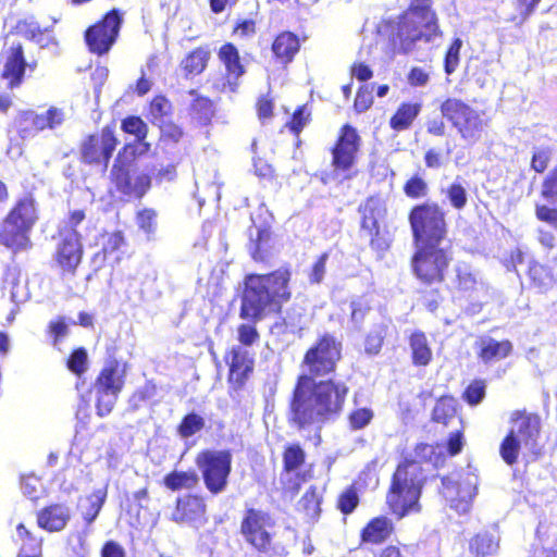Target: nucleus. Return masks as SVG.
Instances as JSON below:
<instances>
[{"label": "nucleus", "instance_id": "dca6fc26", "mask_svg": "<svg viewBox=\"0 0 557 557\" xmlns=\"http://www.w3.org/2000/svg\"><path fill=\"white\" fill-rule=\"evenodd\" d=\"M219 59L224 64L226 76L215 84L216 88L223 92H235L238 86V79L244 74V66L237 49L232 44H226L219 51Z\"/></svg>", "mask_w": 557, "mask_h": 557}, {"label": "nucleus", "instance_id": "4be33fe9", "mask_svg": "<svg viewBox=\"0 0 557 557\" xmlns=\"http://www.w3.org/2000/svg\"><path fill=\"white\" fill-rule=\"evenodd\" d=\"M124 371L116 361L109 362L100 372L95 384L96 391L120 393L124 385Z\"/></svg>", "mask_w": 557, "mask_h": 557}, {"label": "nucleus", "instance_id": "39448f33", "mask_svg": "<svg viewBox=\"0 0 557 557\" xmlns=\"http://www.w3.org/2000/svg\"><path fill=\"white\" fill-rule=\"evenodd\" d=\"M133 157L134 149L129 146L125 147L113 164L111 177L121 193L139 198L150 187L151 178L149 171L139 168Z\"/></svg>", "mask_w": 557, "mask_h": 557}, {"label": "nucleus", "instance_id": "7ed1b4c3", "mask_svg": "<svg viewBox=\"0 0 557 557\" xmlns=\"http://www.w3.org/2000/svg\"><path fill=\"white\" fill-rule=\"evenodd\" d=\"M437 36L440 28L436 14L432 10V0H411L398 22L396 38L399 49L408 53L420 41L430 42Z\"/></svg>", "mask_w": 557, "mask_h": 557}, {"label": "nucleus", "instance_id": "473e14b6", "mask_svg": "<svg viewBox=\"0 0 557 557\" xmlns=\"http://www.w3.org/2000/svg\"><path fill=\"white\" fill-rule=\"evenodd\" d=\"M16 531L23 542L18 557H41V540L33 536L24 524H18Z\"/></svg>", "mask_w": 557, "mask_h": 557}, {"label": "nucleus", "instance_id": "c756f323", "mask_svg": "<svg viewBox=\"0 0 557 557\" xmlns=\"http://www.w3.org/2000/svg\"><path fill=\"white\" fill-rule=\"evenodd\" d=\"M108 494L107 485L94 491L82 500L81 508L87 523H91L100 512Z\"/></svg>", "mask_w": 557, "mask_h": 557}, {"label": "nucleus", "instance_id": "09e8293b", "mask_svg": "<svg viewBox=\"0 0 557 557\" xmlns=\"http://www.w3.org/2000/svg\"><path fill=\"white\" fill-rule=\"evenodd\" d=\"M67 367L72 372L76 374L83 373L87 367L86 350L83 348L76 349L67 360Z\"/></svg>", "mask_w": 557, "mask_h": 557}, {"label": "nucleus", "instance_id": "49530a36", "mask_svg": "<svg viewBox=\"0 0 557 557\" xmlns=\"http://www.w3.org/2000/svg\"><path fill=\"white\" fill-rule=\"evenodd\" d=\"M373 419V411L369 408H359L349 414V423L354 430L367 426Z\"/></svg>", "mask_w": 557, "mask_h": 557}, {"label": "nucleus", "instance_id": "b1692460", "mask_svg": "<svg viewBox=\"0 0 557 557\" xmlns=\"http://www.w3.org/2000/svg\"><path fill=\"white\" fill-rule=\"evenodd\" d=\"M228 363L231 380H235L236 382H243L253 368L252 358H250L247 350L242 347L232 348Z\"/></svg>", "mask_w": 557, "mask_h": 557}, {"label": "nucleus", "instance_id": "680f3d73", "mask_svg": "<svg viewBox=\"0 0 557 557\" xmlns=\"http://www.w3.org/2000/svg\"><path fill=\"white\" fill-rule=\"evenodd\" d=\"M170 110L169 101L163 97H156L150 104V113L154 121L161 120Z\"/></svg>", "mask_w": 557, "mask_h": 557}, {"label": "nucleus", "instance_id": "4c0bfd02", "mask_svg": "<svg viewBox=\"0 0 557 557\" xmlns=\"http://www.w3.org/2000/svg\"><path fill=\"white\" fill-rule=\"evenodd\" d=\"M521 448H524V446L517 440V437H513L508 433L500 444L499 453L503 460L507 465L511 466L517 462Z\"/></svg>", "mask_w": 557, "mask_h": 557}, {"label": "nucleus", "instance_id": "13d9d810", "mask_svg": "<svg viewBox=\"0 0 557 557\" xmlns=\"http://www.w3.org/2000/svg\"><path fill=\"white\" fill-rule=\"evenodd\" d=\"M123 244H124V238L120 232L107 234L104 236V243H103L104 256L114 253L115 251H117L121 248V246Z\"/></svg>", "mask_w": 557, "mask_h": 557}, {"label": "nucleus", "instance_id": "052dcab7", "mask_svg": "<svg viewBox=\"0 0 557 557\" xmlns=\"http://www.w3.org/2000/svg\"><path fill=\"white\" fill-rule=\"evenodd\" d=\"M310 113L306 107L299 108L293 115L288 126L295 134L299 133L309 121Z\"/></svg>", "mask_w": 557, "mask_h": 557}, {"label": "nucleus", "instance_id": "69168bd1", "mask_svg": "<svg viewBox=\"0 0 557 557\" xmlns=\"http://www.w3.org/2000/svg\"><path fill=\"white\" fill-rule=\"evenodd\" d=\"M550 153L548 150L540 149L534 152L531 165L536 172L542 173L547 168Z\"/></svg>", "mask_w": 557, "mask_h": 557}, {"label": "nucleus", "instance_id": "aec40b11", "mask_svg": "<svg viewBox=\"0 0 557 557\" xmlns=\"http://www.w3.org/2000/svg\"><path fill=\"white\" fill-rule=\"evenodd\" d=\"M4 66L2 76L8 81V86L13 88L21 83L25 71V60L23 57L22 46L20 44L12 45L4 53Z\"/></svg>", "mask_w": 557, "mask_h": 557}, {"label": "nucleus", "instance_id": "bb28decb", "mask_svg": "<svg viewBox=\"0 0 557 557\" xmlns=\"http://www.w3.org/2000/svg\"><path fill=\"white\" fill-rule=\"evenodd\" d=\"M299 49V40L293 33L284 32L280 34L273 45L272 50L282 62H289Z\"/></svg>", "mask_w": 557, "mask_h": 557}, {"label": "nucleus", "instance_id": "1a4fd4ad", "mask_svg": "<svg viewBox=\"0 0 557 557\" xmlns=\"http://www.w3.org/2000/svg\"><path fill=\"white\" fill-rule=\"evenodd\" d=\"M416 247L417 251L412 257L416 276L428 284L441 282L449 263L447 252L438 244H420Z\"/></svg>", "mask_w": 557, "mask_h": 557}, {"label": "nucleus", "instance_id": "f704fd0d", "mask_svg": "<svg viewBox=\"0 0 557 557\" xmlns=\"http://www.w3.org/2000/svg\"><path fill=\"white\" fill-rule=\"evenodd\" d=\"M38 117H33L37 128L44 131L46 128L54 129L61 126L65 121V113L62 109L50 107L42 113H37Z\"/></svg>", "mask_w": 557, "mask_h": 557}, {"label": "nucleus", "instance_id": "3c124183", "mask_svg": "<svg viewBox=\"0 0 557 557\" xmlns=\"http://www.w3.org/2000/svg\"><path fill=\"white\" fill-rule=\"evenodd\" d=\"M359 498L357 493L352 488H348L342 493L338 498V508L344 513H350L357 507Z\"/></svg>", "mask_w": 557, "mask_h": 557}, {"label": "nucleus", "instance_id": "6e6552de", "mask_svg": "<svg viewBox=\"0 0 557 557\" xmlns=\"http://www.w3.org/2000/svg\"><path fill=\"white\" fill-rule=\"evenodd\" d=\"M232 459L228 450L207 449L197 455L195 463L210 493L220 494L225 491L232 470Z\"/></svg>", "mask_w": 557, "mask_h": 557}, {"label": "nucleus", "instance_id": "cd10ccee", "mask_svg": "<svg viewBox=\"0 0 557 557\" xmlns=\"http://www.w3.org/2000/svg\"><path fill=\"white\" fill-rule=\"evenodd\" d=\"M412 362L416 366H428L432 360V349L422 332H414L409 338Z\"/></svg>", "mask_w": 557, "mask_h": 557}, {"label": "nucleus", "instance_id": "79ce46f5", "mask_svg": "<svg viewBox=\"0 0 557 557\" xmlns=\"http://www.w3.org/2000/svg\"><path fill=\"white\" fill-rule=\"evenodd\" d=\"M96 394H97V413L100 417L108 416L112 411V409L116 403L119 393L108 392V391H104V392L96 391Z\"/></svg>", "mask_w": 557, "mask_h": 557}, {"label": "nucleus", "instance_id": "a19ab883", "mask_svg": "<svg viewBox=\"0 0 557 557\" xmlns=\"http://www.w3.org/2000/svg\"><path fill=\"white\" fill-rule=\"evenodd\" d=\"M205 426V419L197 413L187 414L178 426V434L184 437H190L201 431Z\"/></svg>", "mask_w": 557, "mask_h": 557}, {"label": "nucleus", "instance_id": "de8ad7c7", "mask_svg": "<svg viewBox=\"0 0 557 557\" xmlns=\"http://www.w3.org/2000/svg\"><path fill=\"white\" fill-rule=\"evenodd\" d=\"M462 46L461 39L457 38L450 45L445 58V72L451 74L459 64V54Z\"/></svg>", "mask_w": 557, "mask_h": 557}, {"label": "nucleus", "instance_id": "2f4dec72", "mask_svg": "<svg viewBox=\"0 0 557 557\" xmlns=\"http://www.w3.org/2000/svg\"><path fill=\"white\" fill-rule=\"evenodd\" d=\"M498 548V537L491 532L476 534L470 542V549L478 556L494 554Z\"/></svg>", "mask_w": 557, "mask_h": 557}, {"label": "nucleus", "instance_id": "8fccbe9b", "mask_svg": "<svg viewBox=\"0 0 557 557\" xmlns=\"http://www.w3.org/2000/svg\"><path fill=\"white\" fill-rule=\"evenodd\" d=\"M405 194L411 198H419L426 195V183L420 177L410 178L404 187Z\"/></svg>", "mask_w": 557, "mask_h": 557}, {"label": "nucleus", "instance_id": "338daca9", "mask_svg": "<svg viewBox=\"0 0 557 557\" xmlns=\"http://www.w3.org/2000/svg\"><path fill=\"white\" fill-rule=\"evenodd\" d=\"M535 213L539 220L557 227V209L537 206Z\"/></svg>", "mask_w": 557, "mask_h": 557}, {"label": "nucleus", "instance_id": "4468645a", "mask_svg": "<svg viewBox=\"0 0 557 557\" xmlns=\"http://www.w3.org/2000/svg\"><path fill=\"white\" fill-rule=\"evenodd\" d=\"M117 145V139L111 128L106 127L101 134L89 136L83 144V159L88 163L107 164Z\"/></svg>", "mask_w": 557, "mask_h": 557}, {"label": "nucleus", "instance_id": "412c9836", "mask_svg": "<svg viewBox=\"0 0 557 557\" xmlns=\"http://www.w3.org/2000/svg\"><path fill=\"white\" fill-rule=\"evenodd\" d=\"M71 518V510L65 505H51L39 511L38 525L49 532H58L65 528Z\"/></svg>", "mask_w": 557, "mask_h": 557}, {"label": "nucleus", "instance_id": "a878e982", "mask_svg": "<svg viewBox=\"0 0 557 557\" xmlns=\"http://www.w3.org/2000/svg\"><path fill=\"white\" fill-rule=\"evenodd\" d=\"M392 522L385 517L372 519L363 529L361 537L363 542L379 544L385 541L392 533Z\"/></svg>", "mask_w": 557, "mask_h": 557}, {"label": "nucleus", "instance_id": "72a5a7b5", "mask_svg": "<svg viewBox=\"0 0 557 557\" xmlns=\"http://www.w3.org/2000/svg\"><path fill=\"white\" fill-rule=\"evenodd\" d=\"M199 478L194 471H174L164 478V485L172 490L193 488L198 484Z\"/></svg>", "mask_w": 557, "mask_h": 557}, {"label": "nucleus", "instance_id": "5fc2aeb1", "mask_svg": "<svg viewBox=\"0 0 557 557\" xmlns=\"http://www.w3.org/2000/svg\"><path fill=\"white\" fill-rule=\"evenodd\" d=\"M450 203L457 208L461 209L466 206L467 202V194L466 189L460 184H453L447 191Z\"/></svg>", "mask_w": 557, "mask_h": 557}, {"label": "nucleus", "instance_id": "c85d7f7f", "mask_svg": "<svg viewBox=\"0 0 557 557\" xmlns=\"http://www.w3.org/2000/svg\"><path fill=\"white\" fill-rule=\"evenodd\" d=\"M420 111V103H401L395 114L391 117L389 126L397 132L407 129L411 126Z\"/></svg>", "mask_w": 557, "mask_h": 557}, {"label": "nucleus", "instance_id": "e2e57ef3", "mask_svg": "<svg viewBox=\"0 0 557 557\" xmlns=\"http://www.w3.org/2000/svg\"><path fill=\"white\" fill-rule=\"evenodd\" d=\"M373 102L372 92L367 87L360 88L355 99V109L358 112H364Z\"/></svg>", "mask_w": 557, "mask_h": 557}, {"label": "nucleus", "instance_id": "58836bf2", "mask_svg": "<svg viewBox=\"0 0 557 557\" xmlns=\"http://www.w3.org/2000/svg\"><path fill=\"white\" fill-rule=\"evenodd\" d=\"M298 510L308 519H315L320 513V498L315 491H307L298 503Z\"/></svg>", "mask_w": 557, "mask_h": 557}, {"label": "nucleus", "instance_id": "7c9ffc66", "mask_svg": "<svg viewBox=\"0 0 557 557\" xmlns=\"http://www.w3.org/2000/svg\"><path fill=\"white\" fill-rule=\"evenodd\" d=\"M383 202L379 198L371 197L361 207L362 227L370 233L377 230V220L384 213Z\"/></svg>", "mask_w": 557, "mask_h": 557}, {"label": "nucleus", "instance_id": "bf43d9fd", "mask_svg": "<svg viewBox=\"0 0 557 557\" xmlns=\"http://www.w3.org/2000/svg\"><path fill=\"white\" fill-rule=\"evenodd\" d=\"M238 341L245 345L250 346L259 339V334L255 326L243 324L237 330Z\"/></svg>", "mask_w": 557, "mask_h": 557}, {"label": "nucleus", "instance_id": "f8f14e48", "mask_svg": "<svg viewBox=\"0 0 557 557\" xmlns=\"http://www.w3.org/2000/svg\"><path fill=\"white\" fill-rule=\"evenodd\" d=\"M122 23V16L113 10L104 18L89 27L86 32V42L94 53L104 54L114 44Z\"/></svg>", "mask_w": 557, "mask_h": 557}, {"label": "nucleus", "instance_id": "603ef678", "mask_svg": "<svg viewBox=\"0 0 557 557\" xmlns=\"http://www.w3.org/2000/svg\"><path fill=\"white\" fill-rule=\"evenodd\" d=\"M156 212L151 209H145L137 214L138 226L147 234H151L156 228Z\"/></svg>", "mask_w": 557, "mask_h": 557}, {"label": "nucleus", "instance_id": "4d7b16f0", "mask_svg": "<svg viewBox=\"0 0 557 557\" xmlns=\"http://www.w3.org/2000/svg\"><path fill=\"white\" fill-rule=\"evenodd\" d=\"M18 33L23 34L24 36L36 39L38 35H41L42 30L38 23L33 18H26L24 21H21L16 26Z\"/></svg>", "mask_w": 557, "mask_h": 557}, {"label": "nucleus", "instance_id": "2eb2a0df", "mask_svg": "<svg viewBox=\"0 0 557 557\" xmlns=\"http://www.w3.org/2000/svg\"><path fill=\"white\" fill-rule=\"evenodd\" d=\"M83 245L76 231H67L62 235L57 246L54 260L58 267L67 273H73L82 261Z\"/></svg>", "mask_w": 557, "mask_h": 557}, {"label": "nucleus", "instance_id": "9d476101", "mask_svg": "<svg viewBox=\"0 0 557 557\" xmlns=\"http://www.w3.org/2000/svg\"><path fill=\"white\" fill-rule=\"evenodd\" d=\"M442 494L458 515L468 513L478 493V476L471 472L453 473L443 479Z\"/></svg>", "mask_w": 557, "mask_h": 557}, {"label": "nucleus", "instance_id": "c03bdc74", "mask_svg": "<svg viewBox=\"0 0 557 557\" xmlns=\"http://www.w3.org/2000/svg\"><path fill=\"white\" fill-rule=\"evenodd\" d=\"M122 129L125 133L134 135L138 140H143L147 135V125L136 116H129L123 120Z\"/></svg>", "mask_w": 557, "mask_h": 557}, {"label": "nucleus", "instance_id": "9b49d317", "mask_svg": "<svg viewBox=\"0 0 557 557\" xmlns=\"http://www.w3.org/2000/svg\"><path fill=\"white\" fill-rule=\"evenodd\" d=\"M273 521L271 517L261 510L249 509L242 522V534L255 548L267 552L271 546V530Z\"/></svg>", "mask_w": 557, "mask_h": 557}, {"label": "nucleus", "instance_id": "6ab92c4d", "mask_svg": "<svg viewBox=\"0 0 557 557\" xmlns=\"http://www.w3.org/2000/svg\"><path fill=\"white\" fill-rule=\"evenodd\" d=\"M0 243L14 252L26 250L30 247L29 231L7 216L0 227Z\"/></svg>", "mask_w": 557, "mask_h": 557}, {"label": "nucleus", "instance_id": "864d4df0", "mask_svg": "<svg viewBox=\"0 0 557 557\" xmlns=\"http://www.w3.org/2000/svg\"><path fill=\"white\" fill-rule=\"evenodd\" d=\"M542 196L546 199L557 201V168L554 169L543 182Z\"/></svg>", "mask_w": 557, "mask_h": 557}, {"label": "nucleus", "instance_id": "774afa93", "mask_svg": "<svg viewBox=\"0 0 557 557\" xmlns=\"http://www.w3.org/2000/svg\"><path fill=\"white\" fill-rule=\"evenodd\" d=\"M101 557H125V552L119 543L109 541L101 549Z\"/></svg>", "mask_w": 557, "mask_h": 557}, {"label": "nucleus", "instance_id": "f257e3e1", "mask_svg": "<svg viewBox=\"0 0 557 557\" xmlns=\"http://www.w3.org/2000/svg\"><path fill=\"white\" fill-rule=\"evenodd\" d=\"M342 344L325 334L305 355L304 372L298 380L292 403L290 420L300 429L317 424L338 412L348 388L332 380L314 383V377L327 374L341 359Z\"/></svg>", "mask_w": 557, "mask_h": 557}, {"label": "nucleus", "instance_id": "ddd939ff", "mask_svg": "<svg viewBox=\"0 0 557 557\" xmlns=\"http://www.w3.org/2000/svg\"><path fill=\"white\" fill-rule=\"evenodd\" d=\"M360 138L354 127L345 125L336 146L333 149L332 164L336 172L348 171L355 163L356 154L359 149Z\"/></svg>", "mask_w": 557, "mask_h": 557}, {"label": "nucleus", "instance_id": "20e7f679", "mask_svg": "<svg viewBox=\"0 0 557 557\" xmlns=\"http://www.w3.org/2000/svg\"><path fill=\"white\" fill-rule=\"evenodd\" d=\"M425 476L420 462L406 460L394 473L386 503L393 513L403 518L420 510L419 498Z\"/></svg>", "mask_w": 557, "mask_h": 557}, {"label": "nucleus", "instance_id": "0eeeda50", "mask_svg": "<svg viewBox=\"0 0 557 557\" xmlns=\"http://www.w3.org/2000/svg\"><path fill=\"white\" fill-rule=\"evenodd\" d=\"M409 220L416 245L440 244L446 235L444 213L437 205L425 203L413 208Z\"/></svg>", "mask_w": 557, "mask_h": 557}, {"label": "nucleus", "instance_id": "5701e85b", "mask_svg": "<svg viewBox=\"0 0 557 557\" xmlns=\"http://www.w3.org/2000/svg\"><path fill=\"white\" fill-rule=\"evenodd\" d=\"M479 348V358L488 363L508 357L512 351V344L507 339L498 342L488 337L480 341Z\"/></svg>", "mask_w": 557, "mask_h": 557}, {"label": "nucleus", "instance_id": "0e129e2a", "mask_svg": "<svg viewBox=\"0 0 557 557\" xmlns=\"http://www.w3.org/2000/svg\"><path fill=\"white\" fill-rule=\"evenodd\" d=\"M327 253H323L318 261L313 264L310 273V282L319 284L322 282L326 271Z\"/></svg>", "mask_w": 557, "mask_h": 557}, {"label": "nucleus", "instance_id": "a211bd4d", "mask_svg": "<svg viewBox=\"0 0 557 557\" xmlns=\"http://www.w3.org/2000/svg\"><path fill=\"white\" fill-rule=\"evenodd\" d=\"M172 519L178 523L205 524L207 519L203 499L191 495L180 498L172 513Z\"/></svg>", "mask_w": 557, "mask_h": 557}, {"label": "nucleus", "instance_id": "e433bc0d", "mask_svg": "<svg viewBox=\"0 0 557 557\" xmlns=\"http://www.w3.org/2000/svg\"><path fill=\"white\" fill-rule=\"evenodd\" d=\"M457 287L462 292H469L476 288L479 281L472 269L465 263L458 264L456 268Z\"/></svg>", "mask_w": 557, "mask_h": 557}, {"label": "nucleus", "instance_id": "c9c22d12", "mask_svg": "<svg viewBox=\"0 0 557 557\" xmlns=\"http://www.w3.org/2000/svg\"><path fill=\"white\" fill-rule=\"evenodd\" d=\"M208 60L209 52L207 50L196 49L183 60L182 66L188 75H197L205 70Z\"/></svg>", "mask_w": 557, "mask_h": 557}, {"label": "nucleus", "instance_id": "37998d69", "mask_svg": "<svg viewBox=\"0 0 557 557\" xmlns=\"http://www.w3.org/2000/svg\"><path fill=\"white\" fill-rule=\"evenodd\" d=\"M305 461L304 450L297 446L292 445L286 448L284 453V465L287 471H294L298 469Z\"/></svg>", "mask_w": 557, "mask_h": 557}, {"label": "nucleus", "instance_id": "ea45409f", "mask_svg": "<svg viewBox=\"0 0 557 557\" xmlns=\"http://www.w3.org/2000/svg\"><path fill=\"white\" fill-rule=\"evenodd\" d=\"M456 413V400L451 397H442L433 409V419L437 422L447 423Z\"/></svg>", "mask_w": 557, "mask_h": 557}, {"label": "nucleus", "instance_id": "a18cd8bd", "mask_svg": "<svg viewBox=\"0 0 557 557\" xmlns=\"http://www.w3.org/2000/svg\"><path fill=\"white\" fill-rule=\"evenodd\" d=\"M33 117H38L37 113L34 111H24L18 115L17 124L23 137L32 136L40 132L35 122H33Z\"/></svg>", "mask_w": 557, "mask_h": 557}, {"label": "nucleus", "instance_id": "423d86ee", "mask_svg": "<svg viewBox=\"0 0 557 557\" xmlns=\"http://www.w3.org/2000/svg\"><path fill=\"white\" fill-rule=\"evenodd\" d=\"M444 117L451 122L460 137L469 144L476 143L487 125L484 112L479 111L460 99L449 98L441 106Z\"/></svg>", "mask_w": 557, "mask_h": 557}, {"label": "nucleus", "instance_id": "393cba45", "mask_svg": "<svg viewBox=\"0 0 557 557\" xmlns=\"http://www.w3.org/2000/svg\"><path fill=\"white\" fill-rule=\"evenodd\" d=\"M7 216L13 222H16L17 226H22V228L30 232L37 220L33 199L24 198L20 200Z\"/></svg>", "mask_w": 557, "mask_h": 557}, {"label": "nucleus", "instance_id": "f03ea898", "mask_svg": "<svg viewBox=\"0 0 557 557\" xmlns=\"http://www.w3.org/2000/svg\"><path fill=\"white\" fill-rule=\"evenodd\" d=\"M288 281L287 270H278L268 275L247 276L240 317L258 320L269 306L286 300L289 297Z\"/></svg>", "mask_w": 557, "mask_h": 557}, {"label": "nucleus", "instance_id": "f3484780", "mask_svg": "<svg viewBox=\"0 0 557 557\" xmlns=\"http://www.w3.org/2000/svg\"><path fill=\"white\" fill-rule=\"evenodd\" d=\"M509 434L524 446L533 450L540 432V422L535 416L515 412L511 417Z\"/></svg>", "mask_w": 557, "mask_h": 557}, {"label": "nucleus", "instance_id": "6e6d98bb", "mask_svg": "<svg viewBox=\"0 0 557 557\" xmlns=\"http://www.w3.org/2000/svg\"><path fill=\"white\" fill-rule=\"evenodd\" d=\"M485 395V385L481 381H475L469 385L465 393V397L470 405L479 404Z\"/></svg>", "mask_w": 557, "mask_h": 557}]
</instances>
